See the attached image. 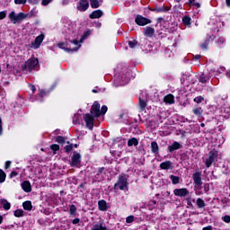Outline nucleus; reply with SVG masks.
<instances>
[{
    "instance_id": "obj_58",
    "label": "nucleus",
    "mask_w": 230,
    "mask_h": 230,
    "mask_svg": "<svg viewBox=\"0 0 230 230\" xmlns=\"http://www.w3.org/2000/svg\"><path fill=\"white\" fill-rule=\"evenodd\" d=\"M201 48H203V49H208V44L205 43V44L201 45Z\"/></svg>"
},
{
    "instance_id": "obj_25",
    "label": "nucleus",
    "mask_w": 230,
    "mask_h": 230,
    "mask_svg": "<svg viewBox=\"0 0 230 230\" xmlns=\"http://www.w3.org/2000/svg\"><path fill=\"white\" fill-rule=\"evenodd\" d=\"M193 114H195V116H198V118H200L202 116V112H204V111L202 110V108H194L192 110Z\"/></svg>"
},
{
    "instance_id": "obj_7",
    "label": "nucleus",
    "mask_w": 230,
    "mask_h": 230,
    "mask_svg": "<svg viewBox=\"0 0 230 230\" xmlns=\"http://www.w3.org/2000/svg\"><path fill=\"white\" fill-rule=\"evenodd\" d=\"M89 9V0H80L77 4V10L79 12H87Z\"/></svg>"
},
{
    "instance_id": "obj_32",
    "label": "nucleus",
    "mask_w": 230,
    "mask_h": 230,
    "mask_svg": "<svg viewBox=\"0 0 230 230\" xmlns=\"http://www.w3.org/2000/svg\"><path fill=\"white\" fill-rule=\"evenodd\" d=\"M170 179H171L172 184H179V177L178 176L171 175Z\"/></svg>"
},
{
    "instance_id": "obj_35",
    "label": "nucleus",
    "mask_w": 230,
    "mask_h": 230,
    "mask_svg": "<svg viewBox=\"0 0 230 230\" xmlns=\"http://www.w3.org/2000/svg\"><path fill=\"white\" fill-rule=\"evenodd\" d=\"M50 148H51V150H53V152H57L58 150H60V146L54 144V145L50 146Z\"/></svg>"
},
{
    "instance_id": "obj_4",
    "label": "nucleus",
    "mask_w": 230,
    "mask_h": 230,
    "mask_svg": "<svg viewBox=\"0 0 230 230\" xmlns=\"http://www.w3.org/2000/svg\"><path fill=\"white\" fill-rule=\"evenodd\" d=\"M115 188H119L121 190H128L127 177L119 176L118 181L115 183Z\"/></svg>"
},
{
    "instance_id": "obj_42",
    "label": "nucleus",
    "mask_w": 230,
    "mask_h": 230,
    "mask_svg": "<svg viewBox=\"0 0 230 230\" xmlns=\"http://www.w3.org/2000/svg\"><path fill=\"white\" fill-rule=\"evenodd\" d=\"M199 82L201 84H206L207 80H206V75L204 74H202L200 76H199Z\"/></svg>"
},
{
    "instance_id": "obj_14",
    "label": "nucleus",
    "mask_w": 230,
    "mask_h": 230,
    "mask_svg": "<svg viewBox=\"0 0 230 230\" xmlns=\"http://www.w3.org/2000/svg\"><path fill=\"white\" fill-rule=\"evenodd\" d=\"M90 19H100L103 17V11L102 10H95L92 13L89 14Z\"/></svg>"
},
{
    "instance_id": "obj_18",
    "label": "nucleus",
    "mask_w": 230,
    "mask_h": 230,
    "mask_svg": "<svg viewBox=\"0 0 230 230\" xmlns=\"http://www.w3.org/2000/svg\"><path fill=\"white\" fill-rule=\"evenodd\" d=\"M164 102L165 103H169L170 105L175 103L174 97H173V95H172V94L166 95V96L164 98Z\"/></svg>"
},
{
    "instance_id": "obj_63",
    "label": "nucleus",
    "mask_w": 230,
    "mask_h": 230,
    "mask_svg": "<svg viewBox=\"0 0 230 230\" xmlns=\"http://www.w3.org/2000/svg\"><path fill=\"white\" fill-rule=\"evenodd\" d=\"M102 172H103V168L99 169V173H102Z\"/></svg>"
},
{
    "instance_id": "obj_22",
    "label": "nucleus",
    "mask_w": 230,
    "mask_h": 230,
    "mask_svg": "<svg viewBox=\"0 0 230 230\" xmlns=\"http://www.w3.org/2000/svg\"><path fill=\"white\" fill-rule=\"evenodd\" d=\"M151 150L153 154H159V145H157V142L154 141L151 143Z\"/></svg>"
},
{
    "instance_id": "obj_44",
    "label": "nucleus",
    "mask_w": 230,
    "mask_h": 230,
    "mask_svg": "<svg viewBox=\"0 0 230 230\" xmlns=\"http://www.w3.org/2000/svg\"><path fill=\"white\" fill-rule=\"evenodd\" d=\"M15 4H26V0H14Z\"/></svg>"
},
{
    "instance_id": "obj_20",
    "label": "nucleus",
    "mask_w": 230,
    "mask_h": 230,
    "mask_svg": "<svg viewBox=\"0 0 230 230\" xmlns=\"http://www.w3.org/2000/svg\"><path fill=\"white\" fill-rule=\"evenodd\" d=\"M100 211H107V201L102 199L98 202Z\"/></svg>"
},
{
    "instance_id": "obj_9",
    "label": "nucleus",
    "mask_w": 230,
    "mask_h": 230,
    "mask_svg": "<svg viewBox=\"0 0 230 230\" xmlns=\"http://www.w3.org/2000/svg\"><path fill=\"white\" fill-rule=\"evenodd\" d=\"M43 41H44V34H41L36 37L34 42L31 43V48H32L33 49H39V48H40V45L42 44Z\"/></svg>"
},
{
    "instance_id": "obj_1",
    "label": "nucleus",
    "mask_w": 230,
    "mask_h": 230,
    "mask_svg": "<svg viewBox=\"0 0 230 230\" xmlns=\"http://www.w3.org/2000/svg\"><path fill=\"white\" fill-rule=\"evenodd\" d=\"M9 19L13 24H17V22H21V21H24V19H26V14H24V13L17 14L15 13V11H13L9 13Z\"/></svg>"
},
{
    "instance_id": "obj_10",
    "label": "nucleus",
    "mask_w": 230,
    "mask_h": 230,
    "mask_svg": "<svg viewBox=\"0 0 230 230\" xmlns=\"http://www.w3.org/2000/svg\"><path fill=\"white\" fill-rule=\"evenodd\" d=\"M84 121L88 128H90V130H93V127H94V117L91 116V114L89 113H86L84 116Z\"/></svg>"
},
{
    "instance_id": "obj_59",
    "label": "nucleus",
    "mask_w": 230,
    "mask_h": 230,
    "mask_svg": "<svg viewBox=\"0 0 230 230\" xmlns=\"http://www.w3.org/2000/svg\"><path fill=\"white\" fill-rule=\"evenodd\" d=\"M226 6L230 7V0H226Z\"/></svg>"
},
{
    "instance_id": "obj_26",
    "label": "nucleus",
    "mask_w": 230,
    "mask_h": 230,
    "mask_svg": "<svg viewBox=\"0 0 230 230\" xmlns=\"http://www.w3.org/2000/svg\"><path fill=\"white\" fill-rule=\"evenodd\" d=\"M0 202H1V204H2V206H3V208H4V209H6V210L10 209L11 205H10V202H8V200H6V199H1Z\"/></svg>"
},
{
    "instance_id": "obj_40",
    "label": "nucleus",
    "mask_w": 230,
    "mask_h": 230,
    "mask_svg": "<svg viewBox=\"0 0 230 230\" xmlns=\"http://www.w3.org/2000/svg\"><path fill=\"white\" fill-rule=\"evenodd\" d=\"M56 141L57 143H66V138H64V137H58Z\"/></svg>"
},
{
    "instance_id": "obj_57",
    "label": "nucleus",
    "mask_w": 230,
    "mask_h": 230,
    "mask_svg": "<svg viewBox=\"0 0 230 230\" xmlns=\"http://www.w3.org/2000/svg\"><path fill=\"white\" fill-rule=\"evenodd\" d=\"M192 6H197V8H200V4L194 2Z\"/></svg>"
},
{
    "instance_id": "obj_12",
    "label": "nucleus",
    "mask_w": 230,
    "mask_h": 230,
    "mask_svg": "<svg viewBox=\"0 0 230 230\" xmlns=\"http://www.w3.org/2000/svg\"><path fill=\"white\" fill-rule=\"evenodd\" d=\"M91 114H93L95 117H100L101 116V112H100V103H98V102H95L93 106H92V110H91Z\"/></svg>"
},
{
    "instance_id": "obj_54",
    "label": "nucleus",
    "mask_w": 230,
    "mask_h": 230,
    "mask_svg": "<svg viewBox=\"0 0 230 230\" xmlns=\"http://www.w3.org/2000/svg\"><path fill=\"white\" fill-rule=\"evenodd\" d=\"M29 3H31L32 4H37L39 3L38 0H29Z\"/></svg>"
},
{
    "instance_id": "obj_19",
    "label": "nucleus",
    "mask_w": 230,
    "mask_h": 230,
    "mask_svg": "<svg viewBox=\"0 0 230 230\" xmlns=\"http://www.w3.org/2000/svg\"><path fill=\"white\" fill-rule=\"evenodd\" d=\"M139 145V140L136 137H132L128 140V146H137Z\"/></svg>"
},
{
    "instance_id": "obj_33",
    "label": "nucleus",
    "mask_w": 230,
    "mask_h": 230,
    "mask_svg": "<svg viewBox=\"0 0 230 230\" xmlns=\"http://www.w3.org/2000/svg\"><path fill=\"white\" fill-rule=\"evenodd\" d=\"M65 150L66 152H71L73 150V144L67 142L66 146H65Z\"/></svg>"
},
{
    "instance_id": "obj_13",
    "label": "nucleus",
    "mask_w": 230,
    "mask_h": 230,
    "mask_svg": "<svg viewBox=\"0 0 230 230\" xmlns=\"http://www.w3.org/2000/svg\"><path fill=\"white\" fill-rule=\"evenodd\" d=\"M81 155L78 153H75L72 156V161L70 163L71 166H78L80 164Z\"/></svg>"
},
{
    "instance_id": "obj_51",
    "label": "nucleus",
    "mask_w": 230,
    "mask_h": 230,
    "mask_svg": "<svg viewBox=\"0 0 230 230\" xmlns=\"http://www.w3.org/2000/svg\"><path fill=\"white\" fill-rule=\"evenodd\" d=\"M154 12H164V8L161 7V8H156V9H154Z\"/></svg>"
},
{
    "instance_id": "obj_46",
    "label": "nucleus",
    "mask_w": 230,
    "mask_h": 230,
    "mask_svg": "<svg viewBox=\"0 0 230 230\" xmlns=\"http://www.w3.org/2000/svg\"><path fill=\"white\" fill-rule=\"evenodd\" d=\"M53 0H42L41 4L43 6H48V4L52 2Z\"/></svg>"
},
{
    "instance_id": "obj_55",
    "label": "nucleus",
    "mask_w": 230,
    "mask_h": 230,
    "mask_svg": "<svg viewBox=\"0 0 230 230\" xmlns=\"http://www.w3.org/2000/svg\"><path fill=\"white\" fill-rule=\"evenodd\" d=\"M74 122L78 123V115L74 116Z\"/></svg>"
},
{
    "instance_id": "obj_23",
    "label": "nucleus",
    "mask_w": 230,
    "mask_h": 230,
    "mask_svg": "<svg viewBox=\"0 0 230 230\" xmlns=\"http://www.w3.org/2000/svg\"><path fill=\"white\" fill-rule=\"evenodd\" d=\"M92 230H107V227L103 226L102 223H96L92 227Z\"/></svg>"
},
{
    "instance_id": "obj_43",
    "label": "nucleus",
    "mask_w": 230,
    "mask_h": 230,
    "mask_svg": "<svg viewBox=\"0 0 230 230\" xmlns=\"http://www.w3.org/2000/svg\"><path fill=\"white\" fill-rule=\"evenodd\" d=\"M100 112H101V115H102V114H106V112H107V106H106V105H103V106L102 107Z\"/></svg>"
},
{
    "instance_id": "obj_8",
    "label": "nucleus",
    "mask_w": 230,
    "mask_h": 230,
    "mask_svg": "<svg viewBox=\"0 0 230 230\" xmlns=\"http://www.w3.org/2000/svg\"><path fill=\"white\" fill-rule=\"evenodd\" d=\"M192 179L194 181V186L195 188H200V186H202V177L200 172H196L193 175H192Z\"/></svg>"
},
{
    "instance_id": "obj_60",
    "label": "nucleus",
    "mask_w": 230,
    "mask_h": 230,
    "mask_svg": "<svg viewBox=\"0 0 230 230\" xmlns=\"http://www.w3.org/2000/svg\"><path fill=\"white\" fill-rule=\"evenodd\" d=\"M31 89L32 93H35V86L34 85H31Z\"/></svg>"
},
{
    "instance_id": "obj_6",
    "label": "nucleus",
    "mask_w": 230,
    "mask_h": 230,
    "mask_svg": "<svg viewBox=\"0 0 230 230\" xmlns=\"http://www.w3.org/2000/svg\"><path fill=\"white\" fill-rule=\"evenodd\" d=\"M135 22L138 26H146V24H150L152 21H150L147 18L143 17L142 15H137V18L135 19Z\"/></svg>"
},
{
    "instance_id": "obj_52",
    "label": "nucleus",
    "mask_w": 230,
    "mask_h": 230,
    "mask_svg": "<svg viewBox=\"0 0 230 230\" xmlns=\"http://www.w3.org/2000/svg\"><path fill=\"white\" fill-rule=\"evenodd\" d=\"M40 96H46V92L44 90L40 91Z\"/></svg>"
},
{
    "instance_id": "obj_2",
    "label": "nucleus",
    "mask_w": 230,
    "mask_h": 230,
    "mask_svg": "<svg viewBox=\"0 0 230 230\" xmlns=\"http://www.w3.org/2000/svg\"><path fill=\"white\" fill-rule=\"evenodd\" d=\"M38 66L39 59H37L36 58H31L24 64V67L25 69H27V71H32V69H36Z\"/></svg>"
},
{
    "instance_id": "obj_48",
    "label": "nucleus",
    "mask_w": 230,
    "mask_h": 230,
    "mask_svg": "<svg viewBox=\"0 0 230 230\" xmlns=\"http://www.w3.org/2000/svg\"><path fill=\"white\" fill-rule=\"evenodd\" d=\"M224 41H225L224 38H218L217 40V44H219V45L224 44Z\"/></svg>"
},
{
    "instance_id": "obj_50",
    "label": "nucleus",
    "mask_w": 230,
    "mask_h": 230,
    "mask_svg": "<svg viewBox=\"0 0 230 230\" xmlns=\"http://www.w3.org/2000/svg\"><path fill=\"white\" fill-rule=\"evenodd\" d=\"M80 223V218H75L73 221H72V224L74 225H76V224H79Z\"/></svg>"
},
{
    "instance_id": "obj_16",
    "label": "nucleus",
    "mask_w": 230,
    "mask_h": 230,
    "mask_svg": "<svg viewBox=\"0 0 230 230\" xmlns=\"http://www.w3.org/2000/svg\"><path fill=\"white\" fill-rule=\"evenodd\" d=\"M22 188L23 191H26V193H30L31 191V183L30 181H25L22 183Z\"/></svg>"
},
{
    "instance_id": "obj_38",
    "label": "nucleus",
    "mask_w": 230,
    "mask_h": 230,
    "mask_svg": "<svg viewBox=\"0 0 230 230\" xmlns=\"http://www.w3.org/2000/svg\"><path fill=\"white\" fill-rule=\"evenodd\" d=\"M194 102H195L196 103H201V102H204V97H202V96H198V97L194 98Z\"/></svg>"
},
{
    "instance_id": "obj_3",
    "label": "nucleus",
    "mask_w": 230,
    "mask_h": 230,
    "mask_svg": "<svg viewBox=\"0 0 230 230\" xmlns=\"http://www.w3.org/2000/svg\"><path fill=\"white\" fill-rule=\"evenodd\" d=\"M72 44H74V48H66V43H58V46L61 49H65L66 51V53H71V51H78V49H80V47L82 45H80L78 43V40H75L74 41H72Z\"/></svg>"
},
{
    "instance_id": "obj_61",
    "label": "nucleus",
    "mask_w": 230,
    "mask_h": 230,
    "mask_svg": "<svg viewBox=\"0 0 230 230\" xmlns=\"http://www.w3.org/2000/svg\"><path fill=\"white\" fill-rule=\"evenodd\" d=\"M190 4L193 5V4L195 3V0H189Z\"/></svg>"
},
{
    "instance_id": "obj_17",
    "label": "nucleus",
    "mask_w": 230,
    "mask_h": 230,
    "mask_svg": "<svg viewBox=\"0 0 230 230\" xmlns=\"http://www.w3.org/2000/svg\"><path fill=\"white\" fill-rule=\"evenodd\" d=\"M154 33H155V30L152 27H146L145 29V35L146 37H154Z\"/></svg>"
},
{
    "instance_id": "obj_41",
    "label": "nucleus",
    "mask_w": 230,
    "mask_h": 230,
    "mask_svg": "<svg viewBox=\"0 0 230 230\" xmlns=\"http://www.w3.org/2000/svg\"><path fill=\"white\" fill-rule=\"evenodd\" d=\"M6 13H7L6 11L0 12V21H3V19L6 18Z\"/></svg>"
},
{
    "instance_id": "obj_11",
    "label": "nucleus",
    "mask_w": 230,
    "mask_h": 230,
    "mask_svg": "<svg viewBox=\"0 0 230 230\" xmlns=\"http://www.w3.org/2000/svg\"><path fill=\"white\" fill-rule=\"evenodd\" d=\"M173 193L176 197H186L187 195H189L190 191L188 190V189L182 188V189H175L173 190Z\"/></svg>"
},
{
    "instance_id": "obj_56",
    "label": "nucleus",
    "mask_w": 230,
    "mask_h": 230,
    "mask_svg": "<svg viewBox=\"0 0 230 230\" xmlns=\"http://www.w3.org/2000/svg\"><path fill=\"white\" fill-rule=\"evenodd\" d=\"M62 4H64V5L69 4V0H63Z\"/></svg>"
},
{
    "instance_id": "obj_45",
    "label": "nucleus",
    "mask_w": 230,
    "mask_h": 230,
    "mask_svg": "<svg viewBox=\"0 0 230 230\" xmlns=\"http://www.w3.org/2000/svg\"><path fill=\"white\" fill-rule=\"evenodd\" d=\"M141 109H145L146 107V102L143 100H139Z\"/></svg>"
},
{
    "instance_id": "obj_53",
    "label": "nucleus",
    "mask_w": 230,
    "mask_h": 230,
    "mask_svg": "<svg viewBox=\"0 0 230 230\" xmlns=\"http://www.w3.org/2000/svg\"><path fill=\"white\" fill-rule=\"evenodd\" d=\"M202 230H213V226H208L204 227Z\"/></svg>"
},
{
    "instance_id": "obj_47",
    "label": "nucleus",
    "mask_w": 230,
    "mask_h": 230,
    "mask_svg": "<svg viewBox=\"0 0 230 230\" xmlns=\"http://www.w3.org/2000/svg\"><path fill=\"white\" fill-rule=\"evenodd\" d=\"M224 222H226V224H229L230 222V217L229 216H225L223 218Z\"/></svg>"
},
{
    "instance_id": "obj_36",
    "label": "nucleus",
    "mask_w": 230,
    "mask_h": 230,
    "mask_svg": "<svg viewBox=\"0 0 230 230\" xmlns=\"http://www.w3.org/2000/svg\"><path fill=\"white\" fill-rule=\"evenodd\" d=\"M89 35H91V31L84 32V34L83 35V37L80 40V42H84V40H85V39H87V37H89Z\"/></svg>"
},
{
    "instance_id": "obj_39",
    "label": "nucleus",
    "mask_w": 230,
    "mask_h": 230,
    "mask_svg": "<svg viewBox=\"0 0 230 230\" xmlns=\"http://www.w3.org/2000/svg\"><path fill=\"white\" fill-rule=\"evenodd\" d=\"M126 222H127V224H132V222H134V216H128L126 218Z\"/></svg>"
},
{
    "instance_id": "obj_15",
    "label": "nucleus",
    "mask_w": 230,
    "mask_h": 230,
    "mask_svg": "<svg viewBox=\"0 0 230 230\" xmlns=\"http://www.w3.org/2000/svg\"><path fill=\"white\" fill-rule=\"evenodd\" d=\"M161 170H172L173 164L171 161H165L160 164Z\"/></svg>"
},
{
    "instance_id": "obj_30",
    "label": "nucleus",
    "mask_w": 230,
    "mask_h": 230,
    "mask_svg": "<svg viewBox=\"0 0 230 230\" xmlns=\"http://www.w3.org/2000/svg\"><path fill=\"white\" fill-rule=\"evenodd\" d=\"M14 217H17L18 218L21 217H24V211L22 209H17L14 211Z\"/></svg>"
},
{
    "instance_id": "obj_5",
    "label": "nucleus",
    "mask_w": 230,
    "mask_h": 230,
    "mask_svg": "<svg viewBox=\"0 0 230 230\" xmlns=\"http://www.w3.org/2000/svg\"><path fill=\"white\" fill-rule=\"evenodd\" d=\"M217 157H218V152L217 151H210L208 154V158L206 160V166L207 168H209L213 163H215V159H217Z\"/></svg>"
},
{
    "instance_id": "obj_64",
    "label": "nucleus",
    "mask_w": 230,
    "mask_h": 230,
    "mask_svg": "<svg viewBox=\"0 0 230 230\" xmlns=\"http://www.w3.org/2000/svg\"><path fill=\"white\" fill-rule=\"evenodd\" d=\"M227 76H228V78H230V72H229V73H227Z\"/></svg>"
},
{
    "instance_id": "obj_24",
    "label": "nucleus",
    "mask_w": 230,
    "mask_h": 230,
    "mask_svg": "<svg viewBox=\"0 0 230 230\" xmlns=\"http://www.w3.org/2000/svg\"><path fill=\"white\" fill-rule=\"evenodd\" d=\"M23 206V209H25L26 211H31V209L33 208V206L31 205V201H25L22 204Z\"/></svg>"
},
{
    "instance_id": "obj_28",
    "label": "nucleus",
    "mask_w": 230,
    "mask_h": 230,
    "mask_svg": "<svg viewBox=\"0 0 230 230\" xmlns=\"http://www.w3.org/2000/svg\"><path fill=\"white\" fill-rule=\"evenodd\" d=\"M182 22L185 26H190V24H191V18L190 16H184L182 18Z\"/></svg>"
},
{
    "instance_id": "obj_37",
    "label": "nucleus",
    "mask_w": 230,
    "mask_h": 230,
    "mask_svg": "<svg viewBox=\"0 0 230 230\" xmlns=\"http://www.w3.org/2000/svg\"><path fill=\"white\" fill-rule=\"evenodd\" d=\"M69 211H70V215H75V213H76V207L75 205H71Z\"/></svg>"
},
{
    "instance_id": "obj_29",
    "label": "nucleus",
    "mask_w": 230,
    "mask_h": 230,
    "mask_svg": "<svg viewBox=\"0 0 230 230\" xmlns=\"http://www.w3.org/2000/svg\"><path fill=\"white\" fill-rule=\"evenodd\" d=\"M92 8H100V2L98 0H90Z\"/></svg>"
},
{
    "instance_id": "obj_34",
    "label": "nucleus",
    "mask_w": 230,
    "mask_h": 230,
    "mask_svg": "<svg viewBox=\"0 0 230 230\" xmlns=\"http://www.w3.org/2000/svg\"><path fill=\"white\" fill-rule=\"evenodd\" d=\"M128 46H129V48H131V49H134V48H136V46H137V40H130V41H128Z\"/></svg>"
},
{
    "instance_id": "obj_49",
    "label": "nucleus",
    "mask_w": 230,
    "mask_h": 230,
    "mask_svg": "<svg viewBox=\"0 0 230 230\" xmlns=\"http://www.w3.org/2000/svg\"><path fill=\"white\" fill-rule=\"evenodd\" d=\"M11 164H12V162H10V161L6 162L5 163V170H8V168H10Z\"/></svg>"
},
{
    "instance_id": "obj_62",
    "label": "nucleus",
    "mask_w": 230,
    "mask_h": 230,
    "mask_svg": "<svg viewBox=\"0 0 230 230\" xmlns=\"http://www.w3.org/2000/svg\"><path fill=\"white\" fill-rule=\"evenodd\" d=\"M195 58H196V60H199V58H200V55H196Z\"/></svg>"
},
{
    "instance_id": "obj_31",
    "label": "nucleus",
    "mask_w": 230,
    "mask_h": 230,
    "mask_svg": "<svg viewBox=\"0 0 230 230\" xmlns=\"http://www.w3.org/2000/svg\"><path fill=\"white\" fill-rule=\"evenodd\" d=\"M6 181V173L0 169V182H4Z\"/></svg>"
},
{
    "instance_id": "obj_21",
    "label": "nucleus",
    "mask_w": 230,
    "mask_h": 230,
    "mask_svg": "<svg viewBox=\"0 0 230 230\" xmlns=\"http://www.w3.org/2000/svg\"><path fill=\"white\" fill-rule=\"evenodd\" d=\"M179 148H181V144L179 142H174L172 146H168L169 152L179 150Z\"/></svg>"
},
{
    "instance_id": "obj_27",
    "label": "nucleus",
    "mask_w": 230,
    "mask_h": 230,
    "mask_svg": "<svg viewBox=\"0 0 230 230\" xmlns=\"http://www.w3.org/2000/svg\"><path fill=\"white\" fill-rule=\"evenodd\" d=\"M196 203H197L198 208H199L200 209H201L202 208H206V202L204 201V199H200V198H199V199H197Z\"/></svg>"
}]
</instances>
